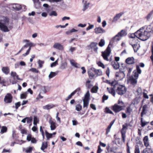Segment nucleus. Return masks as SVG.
<instances>
[{"label": "nucleus", "instance_id": "obj_1", "mask_svg": "<svg viewBox=\"0 0 153 153\" xmlns=\"http://www.w3.org/2000/svg\"><path fill=\"white\" fill-rule=\"evenodd\" d=\"M137 38L142 41H146L150 36V31L144 27H142L136 32Z\"/></svg>", "mask_w": 153, "mask_h": 153}, {"label": "nucleus", "instance_id": "obj_2", "mask_svg": "<svg viewBox=\"0 0 153 153\" xmlns=\"http://www.w3.org/2000/svg\"><path fill=\"white\" fill-rule=\"evenodd\" d=\"M111 84V86H113L114 88H117L116 89V92L118 94L121 95L126 93V88L125 87L124 85L118 84L116 81L112 82Z\"/></svg>", "mask_w": 153, "mask_h": 153}, {"label": "nucleus", "instance_id": "obj_3", "mask_svg": "<svg viewBox=\"0 0 153 153\" xmlns=\"http://www.w3.org/2000/svg\"><path fill=\"white\" fill-rule=\"evenodd\" d=\"M9 22V19L5 17L3 20H0V29L4 32H9L10 30L6 25Z\"/></svg>", "mask_w": 153, "mask_h": 153}, {"label": "nucleus", "instance_id": "obj_4", "mask_svg": "<svg viewBox=\"0 0 153 153\" xmlns=\"http://www.w3.org/2000/svg\"><path fill=\"white\" fill-rule=\"evenodd\" d=\"M136 40L135 39H132L130 42V44L133 48L134 52H137L140 47V44L136 42Z\"/></svg>", "mask_w": 153, "mask_h": 153}, {"label": "nucleus", "instance_id": "obj_5", "mask_svg": "<svg viewBox=\"0 0 153 153\" xmlns=\"http://www.w3.org/2000/svg\"><path fill=\"white\" fill-rule=\"evenodd\" d=\"M111 51L110 48L108 45L106 50L104 52L102 53V56L104 60L108 61V57L109 56Z\"/></svg>", "mask_w": 153, "mask_h": 153}, {"label": "nucleus", "instance_id": "obj_6", "mask_svg": "<svg viewBox=\"0 0 153 153\" xmlns=\"http://www.w3.org/2000/svg\"><path fill=\"white\" fill-rule=\"evenodd\" d=\"M11 76L13 78V80L12 82L13 84H15L17 82V81L16 79L18 80H22V79H20L19 77V76L15 72L11 71L10 74Z\"/></svg>", "mask_w": 153, "mask_h": 153}, {"label": "nucleus", "instance_id": "obj_7", "mask_svg": "<svg viewBox=\"0 0 153 153\" xmlns=\"http://www.w3.org/2000/svg\"><path fill=\"white\" fill-rule=\"evenodd\" d=\"M13 99V97L11 94L10 93L7 94L5 96L4 100L6 103H9L12 102Z\"/></svg>", "mask_w": 153, "mask_h": 153}, {"label": "nucleus", "instance_id": "obj_8", "mask_svg": "<svg viewBox=\"0 0 153 153\" xmlns=\"http://www.w3.org/2000/svg\"><path fill=\"white\" fill-rule=\"evenodd\" d=\"M89 77L90 79H92L96 74V69L94 68H91L88 70Z\"/></svg>", "mask_w": 153, "mask_h": 153}, {"label": "nucleus", "instance_id": "obj_9", "mask_svg": "<svg viewBox=\"0 0 153 153\" xmlns=\"http://www.w3.org/2000/svg\"><path fill=\"white\" fill-rule=\"evenodd\" d=\"M125 76V74L122 72H117L115 74L116 79L117 81L121 80Z\"/></svg>", "mask_w": 153, "mask_h": 153}, {"label": "nucleus", "instance_id": "obj_10", "mask_svg": "<svg viewBox=\"0 0 153 153\" xmlns=\"http://www.w3.org/2000/svg\"><path fill=\"white\" fill-rule=\"evenodd\" d=\"M123 109V106L119 105L117 104H115L113 107V110L116 113L121 111Z\"/></svg>", "mask_w": 153, "mask_h": 153}, {"label": "nucleus", "instance_id": "obj_11", "mask_svg": "<svg viewBox=\"0 0 153 153\" xmlns=\"http://www.w3.org/2000/svg\"><path fill=\"white\" fill-rule=\"evenodd\" d=\"M137 70H134V71L133 73L134 74V76L135 77L137 78L139 74H140L141 73V70H140L139 66L137 65L136 66Z\"/></svg>", "mask_w": 153, "mask_h": 153}, {"label": "nucleus", "instance_id": "obj_12", "mask_svg": "<svg viewBox=\"0 0 153 153\" xmlns=\"http://www.w3.org/2000/svg\"><path fill=\"white\" fill-rule=\"evenodd\" d=\"M1 70L2 72L6 75L10 73V69L9 67L8 66L2 67Z\"/></svg>", "mask_w": 153, "mask_h": 153}, {"label": "nucleus", "instance_id": "obj_13", "mask_svg": "<svg viewBox=\"0 0 153 153\" xmlns=\"http://www.w3.org/2000/svg\"><path fill=\"white\" fill-rule=\"evenodd\" d=\"M12 137L14 141V143H16L15 141H16L18 140L19 138V136L17 135L16 133V131L15 130H13L12 131Z\"/></svg>", "mask_w": 153, "mask_h": 153}, {"label": "nucleus", "instance_id": "obj_14", "mask_svg": "<svg viewBox=\"0 0 153 153\" xmlns=\"http://www.w3.org/2000/svg\"><path fill=\"white\" fill-rule=\"evenodd\" d=\"M126 62L128 64H133L134 63V59L133 57H129L126 59Z\"/></svg>", "mask_w": 153, "mask_h": 153}, {"label": "nucleus", "instance_id": "obj_15", "mask_svg": "<svg viewBox=\"0 0 153 153\" xmlns=\"http://www.w3.org/2000/svg\"><path fill=\"white\" fill-rule=\"evenodd\" d=\"M124 12H122L117 14L116 16L114 17L112 21L113 22H114L117 21L119 19L120 17L124 14Z\"/></svg>", "mask_w": 153, "mask_h": 153}, {"label": "nucleus", "instance_id": "obj_16", "mask_svg": "<svg viewBox=\"0 0 153 153\" xmlns=\"http://www.w3.org/2000/svg\"><path fill=\"white\" fill-rule=\"evenodd\" d=\"M49 123L51 125V130H53L55 129L56 128V123L51 120H49Z\"/></svg>", "mask_w": 153, "mask_h": 153}, {"label": "nucleus", "instance_id": "obj_17", "mask_svg": "<svg viewBox=\"0 0 153 153\" xmlns=\"http://www.w3.org/2000/svg\"><path fill=\"white\" fill-rule=\"evenodd\" d=\"M55 107V105L53 104H48L43 107V108L44 109L49 110L52 108Z\"/></svg>", "mask_w": 153, "mask_h": 153}, {"label": "nucleus", "instance_id": "obj_18", "mask_svg": "<svg viewBox=\"0 0 153 153\" xmlns=\"http://www.w3.org/2000/svg\"><path fill=\"white\" fill-rule=\"evenodd\" d=\"M143 141L144 146L146 147H148L149 145V143L148 137L147 136H146L144 137Z\"/></svg>", "mask_w": 153, "mask_h": 153}, {"label": "nucleus", "instance_id": "obj_19", "mask_svg": "<svg viewBox=\"0 0 153 153\" xmlns=\"http://www.w3.org/2000/svg\"><path fill=\"white\" fill-rule=\"evenodd\" d=\"M53 47L54 48L61 50H62L63 49V46L60 44L58 43H55L53 46Z\"/></svg>", "mask_w": 153, "mask_h": 153}, {"label": "nucleus", "instance_id": "obj_20", "mask_svg": "<svg viewBox=\"0 0 153 153\" xmlns=\"http://www.w3.org/2000/svg\"><path fill=\"white\" fill-rule=\"evenodd\" d=\"M107 90L108 92L111 94L113 96H115V92L114 89L113 88H109L107 87Z\"/></svg>", "mask_w": 153, "mask_h": 153}, {"label": "nucleus", "instance_id": "obj_21", "mask_svg": "<svg viewBox=\"0 0 153 153\" xmlns=\"http://www.w3.org/2000/svg\"><path fill=\"white\" fill-rule=\"evenodd\" d=\"M106 146V144L102 142H100V145L98 146L97 153H100L102 151V150L101 149L100 146H101L103 147H105Z\"/></svg>", "mask_w": 153, "mask_h": 153}, {"label": "nucleus", "instance_id": "obj_22", "mask_svg": "<svg viewBox=\"0 0 153 153\" xmlns=\"http://www.w3.org/2000/svg\"><path fill=\"white\" fill-rule=\"evenodd\" d=\"M45 134L47 140H49L50 138H52L53 137V134L49 133L47 130L45 131Z\"/></svg>", "mask_w": 153, "mask_h": 153}, {"label": "nucleus", "instance_id": "obj_23", "mask_svg": "<svg viewBox=\"0 0 153 153\" xmlns=\"http://www.w3.org/2000/svg\"><path fill=\"white\" fill-rule=\"evenodd\" d=\"M105 32V30L101 27L96 28V33H103Z\"/></svg>", "mask_w": 153, "mask_h": 153}, {"label": "nucleus", "instance_id": "obj_24", "mask_svg": "<svg viewBox=\"0 0 153 153\" xmlns=\"http://www.w3.org/2000/svg\"><path fill=\"white\" fill-rule=\"evenodd\" d=\"M132 111L133 110L132 108L130 106H129L127 107L126 112V113L129 115L132 112Z\"/></svg>", "mask_w": 153, "mask_h": 153}, {"label": "nucleus", "instance_id": "obj_25", "mask_svg": "<svg viewBox=\"0 0 153 153\" xmlns=\"http://www.w3.org/2000/svg\"><path fill=\"white\" fill-rule=\"evenodd\" d=\"M141 153H152V151L150 148H146Z\"/></svg>", "mask_w": 153, "mask_h": 153}, {"label": "nucleus", "instance_id": "obj_26", "mask_svg": "<svg viewBox=\"0 0 153 153\" xmlns=\"http://www.w3.org/2000/svg\"><path fill=\"white\" fill-rule=\"evenodd\" d=\"M48 147V144L47 142H43L42 144V146L41 147V149L44 151V150Z\"/></svg>", "mask_w": 153, "mask_h": 153}, {"label": "nucleus", "instance_id": "obj_27", "mask_svg": "<svg viewBox=\"0 0 153 153\" xmlns=\"http://www.w3.org/2000/svg\"><path fill=\"white\" fill-rule=\"evenodd\" d=\"M90 94L89 91H87L85 95L84 98L83 100L89 101L90 100Z\"/></svg>", "mask_w": 153, "mask_h": 153}, {"label": "nucleus", "instance_id": "obj_28", "mask_svg": "<svg viewBox=\"0 0 153 153\" xmlns=\"http://www.w3.org/2000/svg\"><path fill=\"white\" fill-rule=\"evenodd\" d=\"M118 34V35H119L121 37L125 36L127 34V33L126 31L123 30H121V31L119 32Z\"/></svg>", "mask_w": 153, "mask_h": 153}, {"label": "nucleus", "instance_id": "obj_29", "mask_svg": "<svg viewBox=\"0 0 153 153\" xmlns=\"http://www.w3.org/2000/svg\"><path fill=\"white\" fill-rule=\"evenodd\" d=\"M91 48L93 49V51H96V43L95 42H92L89 45Z\"/></svg>", "mask_w": 153, "mask_h": 153}, {"label": "nucleus", "instance_id": "obj_30", "mask_svg": "<svg viewBox=\"0 0 153 153\" xmlns=\"http://www.w3.org/2000/svg\"><path fill=\"white\" fill-rule=\"evenodd\" d=\"M121 39V37L119 35L117 34L113 38L114 41V42H117L119 41Z\"/></svg>", "mask_w": 153, "mask_h": 153}, {"label": "nucleus", "instance_id": "obj_31", "mask_svg": "<svg viewBox=\"0 0 153 153\" xmlns=\"http://www.w3.org/2000/svg\"><path fill=\"white\" fill-rule=\"evenodd\" d=\"M71 64L72 65L74 66V67L76 68H79V67L78 66L79 65L76 62H75L74 60H72L71 61Z\"/></svg>", "mask_w": 153, "mask_h": 153}, {"label": "nucleus", "instance_id": "obj_32", "mask_svg": "<svg viewBox=\"0 0 153 153\" xmlns=\"http://www.w3.org/2000/svg\"><path fill=\"white\" fill-rule=\"evenodd\" d=\"M29 71L33 73H40L39 71L38 70L35 68H30L29 70Z\"/></svg>", "mask_w": 153, "mask_h": 153}, {"label": "nucleus", "instance_id": "obj_33", "mask_svg": "<svg viewBox=\"0 0 153 153\" xmlns=\"http://www.w3.org/2000/svg\"><path fill=\"white\" fill-rule=\"evenodd\" d=\"M27 93L25 92L22 94L20 95V98L21 99H25L27 97Z\"/></svg>", "mask_w": 153, "mask_h": 153}, {"label": "nucleus", "instance_id": "obj_34", "mask_svg": "<svg viewBox=\"0 0 153 153\" xmlns=\"http://www.w3.org/2000/svg\"><path fill=\"white\" fill-rule=\"evenodd\" d=\"M112 65L113 68L115 69H118L119 67V65L117 62L112 63Z\"/></svg>", "mask_w": 153, "mask_h": 153}, {"label": "nucleus", "instance_id": "obj_35", "mask_svg": "<svg viewBox=\"0 0 153 153\" xmlns=\"http://www.w3.org/2000/svg\"><path fill=\"white\" fill-rule=\"evenodd\" d=\"M39 122V120L36 116H34V120L33 123L34 125H36L37 123Z\"/></svg>", "mask_w": 153, "mask_h": 153}, {"label": "nucleus", "instance_id": "obj_36", "mask_svg": "<svg viewBox=\"0 0 153 153\" xmlns=\"http://www.w3.org/2000/svg\"><path fill=\"white\" fill-rule=\"evenodd\" d=\"M82 108V106L80 104H78L76 106V110L77 111H80Z\"/></svg>", "mask_w": 153, "mask_h": 153}, {"label": "nucleus", "instance_id": "obj_37", "mask_svg": "<svg viewBox=\"0 0 153 153\" xmlns=\"http://www.w3.org/2000/svg\"><path fill=\"white\" fill-rule=\"evenodd\" d=\"M57 75V74L54 72H51L48 77L49 78L51 79L55 76Z\"/></svg>", "mask_w": 153, "mask_h": 153}, {"label": "nucleus", "instance_id": "obj_38", "mask_svg": "<svg viewBox=\"0 0 153 153\" xmlns=\"http://www.w3.org/2000/svg\"><path fill=\"white\" fill-rule=\"evenodd\" d=\"M6 81L4 79H1V77L0 76V84L3 85L4 86H6L5 84L6 83Z\"/></svg>", "mask_w": 153, "mask_h": 153}, {"label": "nucleus", "instance_id": "obj_39", "mask_svg": "<svg viewBox=\"0 0 153 153\" xmlns=\"http://www.w3.org/2000/svg\"><path fill=\"white\" fill-rule=\"evenodd\" d=\"M7 128L5 126H3L1 127V133H3L6 132L7 131Z\"/></svg>", "mask_w": 153, "mask_h": 153}, {"label": "nucleus", "instance_id": "obj_40", "mask_svg": "<svg viewBox=\"0 0 153 153\" xmlns=\"http://www.w3.org/2000/svg\"><path fill=\"white\" fill-rule=\"evenodd\" d=\"M33 150V148L31 147H29L27 148L25 150V152L27 153H30Z\"/></svg>", "mask_w": 153, "mask_h": 153}, {"label": "nucleus", "instance_id": "obj_41", "mask_svg": "<svg viewBox=\"0 0 153 153\" xmlns=\"http://www.w3.org/2000/svg\"><path fill=\"white\" fill-rule=\"evenodd\" d=\"M105 44V41L104 39H101L99 43V45L100 47H102Z\"/></svg>", "mask_w": 153, "mask_h": 153}, {"label": "nucleus", "instance_id": "obj_42", "mask_svg": "<svg viewBox=\"0 0 153 153\" xmlns=\"http://www.w3.org/2000/svg\"><path fill=\"white\" fill-rule=\"evenodd\" d=\"M13 8L16 10H20L22 9V7L21 5H19L18 4L16 5L15 7H13Z\"/></svg>", "mask_w": 153, "mask_h": 153}, {"label": "nucleus", "instance_id": "obj_43", "mask_svg": "<svg viewBox=\"0 0 153 153\" xmlns=\"http://www.w3.org/2000/svg\"><path fill=\"white\" fill-rule=\"evenodd\" d=\"M89 3H87L86 1H85V3H84V8L83 9V11L85 10L88 7L89 5Z\"/></svg>", "mask_w": 153, "mask_h": 153}, {"label": "nucleus", "instance_id": "obj_44", "mask_svg": "<svg viewBox=\"0 0 153 153\" xmlns=\"http://www.w3.org/2000/svg\"><path fill=\"white\" fill-rule=\"evenodd\" d=\"M31 47H29V48L27 50L26 52L25 53H24L22 54V56H26L27 55H28V54H29V53H30V51L31 49Z\"/></svg>", "mask_w": 153, "mask_h": 153}, {"label": "nucleus", "instance_id": "obj_45", "mask_svg": "<svg viewBox=\"0 0 153 153\" xmlns=\"http://www.w3.org/2000/svg\"><path fill=\"white\" fill-rule=\"evenodd\" d=\"M44 61L39 60L38 61V64L39 68H42L43 66V64L44 63Z\"/></svg>", "mask_w": 153, "mask_h": 153}, {"label": "nucleus", "instance_id": "obj_46", "mask_svg": "<svg viewBox=\"0 0 153 153\" xmlns=\"http://www.w3.org/2000/svg\"><path fill=\"white\" fill-rule=\"evenodd\" d=\"M146 107L145 106H144L143 107L142 111L141 113V116L142 117H143V114H146Z\"/></svg>", "mask_w": 153, "mask_h": 153}, {"label": "nucleus", "instance_id": "obj_47", "mask_svg": "<svg viewBox=\"0 0 153 153\" xmlns=\"http://www.w3.org/2000/svg\"><path fill=\"white\" fill-rule=\"evenodd\" d=\"M83 107H87L88 106L89 101L87 100H83Z\"/></svg>", "mask_w": 153, "mask_h": 153}, {"label": "nucleus", "instance_id": "obj_48", "mask_svg": "<svg viewBox=\"0 0 153 153\" xmlns=\"http://www.w3.org/2000/svg\"><path fill=\"white\" fill-rule=\"evenodd\" d=\"M105 112L107 113L113 114L112 112L108 108L106 107L105 109Z\"/></svg>", "mask_w": 153, "mask_h": 153}, {"label": "nucleus", "instance_id": "obj_49", "mask_svg": "<svg viewBox=\"0 0 153 153\" xmlns=\"http://www.w3.org/2000/svg\"><path fill=\"white\" fill-rule=\"evenodd\" d=\"M121 134H122V140H123V141L124 142H125V133L123 131H121Z\"/></svg>", "mask_w": 153, "mask_h": 153}, {"label": "nucleus", "instance_id": "obj_50", "mask_svg": "<svg viewBox=\"0 0 153 153\" xmlns=\"http://www.w3.org/2000/svg\"><path fill=\"white\" fill-rule=\"evenodd\" d=\"M26 121L27 123H31L32 121V118L31 117H26Z\"/></svg>", "mask_w": 153, "mask_h": 153}, {"label": "nucleus", "instance_id": "obj_51", "mask_svg": "<svg viewBox=\"0 0 153 153\" xmlns=\"http://www.w3.org/2000/svg\"><path fill=\"white\" fill-rule=\"evenodd\" d=\"M153 13V10L149 13L146 17V18L147 20H149L151 17Z\"/></svg>", "mask_w": 153, "mask_h": 153}, {"label": "nucleus", "instance_id": "obj_52", "mask_svg": "<svg viewBox=\"0 0 153 153\" xmlns=\"http://www.w3.org/2000/svg\"><path fill=\"white\" fill-rule=\"evenodd\" d=\"M97 64L99 66L102 67L103 68H105V66L103 64L100 62H99L97 63Z\"/></svg>", "mask_w": 153, "mask_h": 153}, {"label": "nucleus", "instance_id": "obj_53", "mask_svg": "<svg viewBox=\"0 0 153 153\" xmlns=\"http://www.w3.org/2000/svg\"><path fill=\"white\" fill-rule=\"evenodd\" d=\"M75 94H74V93L72 92L71 94L69 95L67 97V98L66 99V101H68V100H69L72 97L74 96Z\"/></svg>", "mask_w": 153, "mask_h": 153}, {"label": "nucleus", "instance_id": "obj_54", "mask_svg": "<svg viewBox=\"0 0 153 153\" xmlns=\"http://www.w3.org/2000/svg\"><path fill=\"white\" fill-rule=\"evenodd\" d=\"M134 153H140V151L139 147L137 146H135V148L134 150Z\"/></svg>", "mask_w": 153, "mask_h": 153}, {"label": "nucleus", "instance_id": "obj_55", "mask_svg": "<svg viewBox=\"0 0 153 153\" xmlns=\"http://www.w3.org/2000/svg\"><path fill=\"white\" fill-rule=\"evenodd\" d=\"M15 105L16 109H17L21 105V102H17L16 103Z\"/></svg>", "mask_w": 153, "mask_h": 153}, {"label": "nucleus", "instance_id": "obj_56", "mask_svg": "<svg viewBox=\"0 0 153 153\" xmlns=\"http://www.w3.org/2000/svg\"><path fill=\"white\" fill-rule=\"evenodd\" d=\"M102 72L101 70L98 69L96 70V75L98 76H100L102 75Z\"/></svg>", "mask_w": 153, "mask_h": 153}, {"label": "nucleus", "instance_id": "obj_57", "mask_svg": "<svg viewBox=\"0 0 153 153\" xmlns=\"http://www.w3.org/2000/svg\"><path fill=\"white\" fill-rule=\"evenodd\" d=\"M35 7L36 8L38 9L41 7V4L37 2L35 4Z\"/></svg>", "mask_w": 153, "mask_h": 153}, {"label": "nucleus", "instance_id": "obj_58", "mask_svg": "<svg viewBox=\"0 0 153 153\" xmlns=\"http://www.w3.org/2000/svg\"><path fill=\"white\" fill-rule=\"evenodd\" d=\"M136 92L138 95H140L142 93L141 89L140 88H138L137 89Z\"/></svg>", "mask_w": 153, "mask_h": 153}, {"label": "nucleus", "instance_id": "obj_59", "mask_svg": "<svg viewBox=\"0 0 153 153\" xmlns=\"http://www.w3.org/2000/svg\"><path fill=\"white\" fill-rule=\"evenodd\" d=\"M32 138L31 135L30 134H29L27 136V140L28 141H31Z\"/></svg>", "mask_w": 153, "mask_h": 153}, {"label": "nucleus", "instance_id": "obj_60", "mask_svg": "<svg viewBox=\"0 0 153 153\" xmlns=\"http://www.w3.org/2000/svg\"><path fill=\"white\" fill-rule=\"evenodd\" d=\"M57 15L56 12L55 11H52L50 14L51 16H57Z\"/></svg>", "mask_w": 153, "mask_h": 153}, {"label": "nucleus", "instance_id": "obj_61", "mask_svg": "<svg viewBox=\"0 0 153 153\" xmlns=\"http://www.w3.org/2000/svg\"><path fill=\"white\" fill-rule=\"evenodd\" d=\"M131 82L132 84L134 85L137 83V81L135 79H131Z\"/></svg>", "mask_w": 153, "mask_h": 153}, {"label": "nucleus", "instance_id": "obj_62", "mask_svg": "<svg viewBox=\"0 0 153 153\" xmlns=\"http://www.w3.org/2000/svg\"><path fill=\"white\" fill-rule=\"evenodd\" d=\"M148 123H149V122H148L143 121V122H141V125L142 127H143Z\"/></svg>", "mask_w": 153, "mask_h": 153}, {"label": "nucleus", "instance_id": "obj_63", "mask_svg": "<svg viewBox=\"0 0 153 153\" xmlns=\"http://www.w3.org/2000/svg\"><path fill=\"white\" fill-rule=\"evenodd\" d=\"M135 36L137 37V35L136 34V32L134 34L132 33L129 35V38H134Z\"/></svg>", "mask_w": 153, "mask_h": 153}, {"label": "nucleus", "instance_id": "obj_64", "mask_svg": "<svg viewBox=\"0 0 153 153\" xmlns=\"http://www.w3.org/2000/svg\"><path fill=\"white\" fill-rule=\"evenodd\" d=\"M111 127V126L109 125L106 130V134H108L109 132Z\"/></svg>", "mask_w": 153, "mask_h": 153}]
</instances>
